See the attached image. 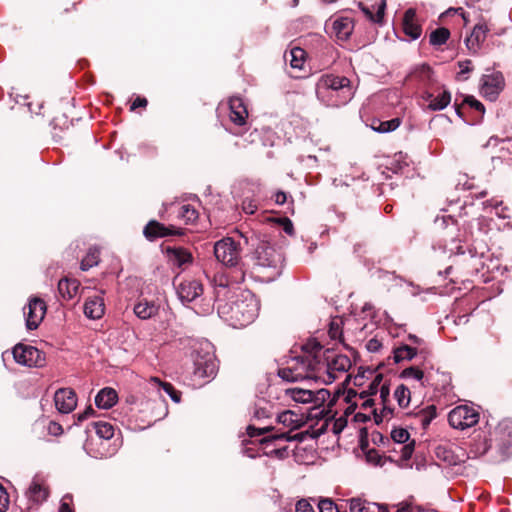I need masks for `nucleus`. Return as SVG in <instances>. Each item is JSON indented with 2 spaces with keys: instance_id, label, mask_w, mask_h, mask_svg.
<instances>
[{
  "instance_id": "f257e3e1",
  "label": "nucleus",
  "mask_w": 512,
  "mask_h": 512,
  "mask_svg": "<svg viewBox=\"0 0 512 512\" xmlns=\"http://www.w3.org/2000/svg\"><path fill=\"white\" fill-rule=\"evenodd\" d=\"M219 315L234 327H246L258 316L259 302L249 290L240 291L231 302L219 303Z\"/></svg>"
},
{
  "instance_id": "f03ea898",
  "label": "nucleus",
  "mask_w": 512,
  "mask_h": 512,
  "mask_svg": "<svg viewBox=\"0 0 512 512\" xmlns=\"http://www.w3.org/2000/svg\"><path fill=\"white\" fill-rule=\"evenodd\" d=\"M352 363L348 356L343 354H335L333 350L326 349L323 352V360L319 364L321 370L317 373L318 380H322L324 384H331L337 378L339 373L347 372Z\"/></svg>"
},
{
  "instance_id": "7ed1b4c3",
  "label": "nucleus",
  "mask_w": 512,
  "mask_h": 512,
  "mask_svg": "<svg viewBox=\"0 0 512 512\" xmlns=\"http://www.w3.org/2000/svg\"><path fill=\"white\" fill-rule=\"evenodd\" d=\"M329 90L335 92L339 97L337 105L347 103L354 95L351 81L345 76L322 75L316 83L317 96L322 97Z\"/></svg>"
},
{
  "instance_id": "20e7f679",
  "label": "nucleus",
  "mask_w": 512,
  "mask_h": 512,
  "mask_svg": "<svg viewBox=\"0 0 512 512\" xmlns=\"http://www.w3.org/2000/svg\"><path fill=\"white\" fill-rule=\"evenodd\" d=\"M296 361L295 366L280 368L278 376L288 382H297L306 378L318 380L317 373L321 370V367H319L321 361L317 360V357L310 360L308 364H306L303 357H298Z\"/></svg>"
},
{
  "instance_id": "39448f33",
  "label": "nucleus",
  "mask_w": 512,
  "mask_h": 512,
  "mask_svg": "<svg viewBox=\"0 0 512 512\" xmlns=\"http://www.w3.org/2000/svg\"><path fill=\"white\" fill-rule=\"evenodd\" d=\"M214 255L216 259L225 266L238 268L241 262L240 243L233 238L226 237L217 241L214 245Z\"/></svg>"
},
{
  "instance_id": "423d86ee",
  "label": "nucleus",
  "mask_w": 512,
  "mask_h": 512,
  "mask_svg": "<svg viewBox=\"0 0 512 512\" xmlns=\"http://www.w3.org/2000/svg\"><path fill=\"white\" fill-rule=\"evenodd\" d=\"M448 422L453 428L464 430L479 422V413L472 407L460 405L449 412Z\"/></svg>"
},
{
  "instance_id": "0eeeda50",
  "label": "nucleus",
  "mask_w": 512,
  "mask_h": 512,
  "mask_svg": "<svg viewBox=\"0 0 512 512\" xmlns=\"http://www.w3.org/2000/svg\"><path fill=\"white\" fill-rule=\"evenodd\" d=\"M13 357L21 365L28 367H42L45 365V354L31 345L18 343L13 348Z\"/></svg>"
},
{
  "instance_id": "6e6552de",
  "label": "nucleus",
  "mask_w": 512,
  "mask_h": 512,
  "mask_svg": "<svg viewBox=\"0 0 512 512\" xmlns=\"http://www.w3.org/2000/svg\"><path fill=\"white\" fill-rule=\"evenodd\" d=\"M255 261L261 267L277 268L282 263L281 253L267 240H261L255 249Z\"/></svg>"
},
{
  "instance_id": "1a4fd4ad",
  "label": "nucleus",
  "mask_w": 512,
  "mask_h": 512,
  "mask_svg": "<svg viewBox=\"0 0 512 512\" xmlns=\"http://www.w3.org/2000/svg\"><path fill=\"white\" fill-rule=\"evenodd\" d=\"M184 233L182 228L173 225L166 226L157 220H150L143 229V235L148 241H155L167 236H182Z\"/></svg>"
},
{
  "instance_id": "9d476101",
  "label": "nucleus",
  "mask_w": 512,
  "mask_h": 512,
  "mask_svg": "<svg viewBox=\"0 0 512 512\" xmlns=\"http://www.w3.org/2000/svg\"><path fill=\"white\" fill-rule=\"evenodd\" d=\"M495 441L501 454L512 455V419L502 420L494 431Z\"/></svg>"
},
{
  "instance_id": "9b49d317",
  "label": "nucleus",
  "mask_w": 512,
  "mask_h": 512,
  "mask_svg": "<svg viewBox=\"0 0 512 512\" xmlns=\"http://www.w3.org/2000/svg\"><path fill=\"white\" fill-rule=\"evenodd\" d=\"M46 303L40 298H32L27 307L24 308L26 315V327L29 330L38 328L46 314Z\"/></svg>"
},
{
  "instance_id": "f8f14e48",
  "label": "nucleus",
  "mask_w": 512,
  "mask_h": 512,
  "mask_svg": "<svg viewBox=\"0 0 512 512\" xmlns=\"http://www.w3.org/2000/svg\"><path fill=\"white\" fill-rule=\"evenodd\" d=\"M163 252L168 262L180 270L186 269L194 260L191 251L182 246H165Z\"/></svg>"
},
{
  "instance_id": "ddd939ff",
  "label": "nucleus",
  "mask_w": 512,
  "mask_h": 512,
  "mask_svg": "<svg viewBox=\"0 0 512 512\" xmlns=\"http://www.w3.org/2000/svg\"><path fill=\"white\" fill-rule=\"evenodd\" d=\"M54 402L57 410L68 414L77 406V396L72 388H60L55 392Z\"/></svg>"
},
{
  "instance_id": "4468645a",
  "label": "nucleus",
  "mask_w": 512,
  "mask_h": 512,
  "mask_svg": "<svg viewBox=\"0 0 512 512\" xmlns=\"http://www.w3.org/2000/svg\"><path fill=\"white\" fill-rule=\"evenodd\" d=\"M203 291L202 283L195 279L184 280L177 287V294L183 303L194 301L203 294Z\"/></svg>"
},
{
  "instance_id": "2eb2a0df",
  "label": "nucleus",
  "mask_w": 512,
  "mask_h": 512,
  "mask_svg": "<svg viewBox=\"0 0 512 512\" xmlns=\"http://www.w3.org/2000/svg\"><path fill=\"white\" fill-rule=\"evenodd\" d=\"M245 279V271L241 266L229 272L220 273L214 277L216 286L217 297L219 296L220 289H226L230 285L242 283Z\"/></svg>"
},
{
  "instance_id": "dca6fc26",
  "label": "nucleus",
  "mask_w": 512,
  "mask_h": 512,
  "mask_svg": "<svg viewBox=\"0 0 512 512\" xmlns=\"http://www.w3.org/2000/svg\"><path fill=\"white\" fill-rule=\"evenodd\" d=\"M481 81L482 93L486 96H489L491 99L496 98V96L504 87V77L501 72H494L489 75H483Z\"/></svg>"
},
{
  "instance_id": "f3484780",
  "label": "nucleus",
  "mask_w": 512,
  "mask_h": 512,
  "mask_svg": "<svg viewBox=\"0 0 512 512\" xmlns=\"http://www.w3.org/2000/svg\"><path fill=\"white\" fill-rule=\"evenodd\" d=\"M403 33L413 40L418 39L422 33V25L420 24L416 10L409 8L405 11L402 19Z\"/></svg>"
},
{
  "instance_id": "a211bd4d",
  "label": "nucleus",
  "mask_w": 512,
  "mask_h": 512,
  "mask_svg": "<svg viewBox=\"0 0 512 512\" xmlns=\"http://www.w3.org/2000/svg\"><path fill=\"white\" fill-rule=\"evenodd\" d=\"M410 438L409 432L404 428H394L391 432V439L401 446V458L402 460H409L415 449V441L405 444Z\"/></svg>"
},
{
  "instance_id": "6ab92c4d",
  "label": "nucleus",
  "mask_w": 512,
  "mask_h": 512,
  "mask_svg": "<svg viewBox=\"0 0 512 512\" xmlns=\"http://www.w3.org/2000/svg\"><path fill=\"white\" fill-rule=\"evenodd\" d=\"M230 120L239 126L246 123L248 112L242 98L233 96L229 99Z\"/></svg>"
},
{
  "instance_id": "aec40b11",
  "label": "nucleus",
  "mask_w": 512,
  "mask_h": 512,
  "mask_svg": "<svg viewBox=\"0 0 512 512\" xmlns=\"http://www.w3.org/2000/svg\"><path fill=\"white\" fill-rule=\"evenodd\" d=\"M488 28L485 24H476L471 34L465 39L466 46L470 52L476 54L481 44L486 39Z\"/></svg>"
},
{
  "instance_id": "412c9836",
  "label": "nucleus",
  "mask_w": 512,
  "mask_h": 512,
  "mask_svg": "<svg viewBox=\"0 0 512 512\" xmlns=\"http://www.w3.org/2000/svg\"><path fill=\"white\" fill-rule=\"evenodd\" d=\"M105 312L104 299L95 295L88 297L84 303V314L90 319H100Z\"/></svg>"
},
{
  "instance_id": "4be33fe9",
  "label": "nucleus",
  "mask_w": 512,
  "mask_h": 512,
  "mask_svg": "<svg viewBox=\"0 0 512 512\" xmlns=\"http://www.w3.org/2000/svg\"><path fill=\"white\" fill-rule=\"evenodd\" d=\"M451 383V376L446 372H439L436 374L430 372L426 373L425 381L422 382V386H432L435 390L445 391Z\"/></svg>"
},
{
  "instance_id": "5701e85b",
  "label": "nucleus",
  "mask_w": 512,
  "mask_h": 512,
  "mask_svg": "<svg viewBox=\"0 0 512 512\" xmlns=\"http://www.w3.org/2000/svg\"><path fill=\"white\" fill-rule=\"evenodd\" d=\"M354 29L353 19L349 17H339L333 22V30L339 40H347Z\"/></svg>"
},
{
  "instance_id": "b1692460",
  "label": "nucleus",
  "mask_w": 512,
  "mask_h": 512,
  "mask_svg": "<svg viewBox=\"0 0 512 512\" xmlns=\"http://www.w3.org/2000/svg\"><path fill=\"white\" fill-rule=\"evenodd\" d=\"M216 370V363L211 355L195 360V374L198 376L210 377L216 373Z\"/></svg>"
},
{
  "instance_id": "393cba45",
  "label": "nucleus",
  "mask_w": 512,
  "mask_h": 512,
  "mask_svg": "<svg viewBox=\"0 0 512 512\" xmlns=\"http://www.w3.org/2000/svg\"><path fill=\"white\" fill-rule=\"evenodd\" d=\"M118 399L117 392L113 388H103L95 397V404L98 408L109 409L116 404Z\"/></svg>"
},
{
  "instance_id": "a878e982",
  "label": "nucleus",
  "mask_w": 512,
  "mask_h": 512,
  "mask_svg": "<svg viewBox=\"0 0 512 512\" xmlns=\"http://www.w3.org/2000/svg\"><path fill=\"white\" fill-rule=\"evenodd\" d=\"M80 282L77 279L63 278L58 282V292L65 300L72 299L78 292Z\"/></svg>"
},
{
  "instance_id": "bb28decb",
  "label": "nucleus",
  "mask_w": 512,
  "mask_h": 512,
  "mask_svg": "<svg viewBox=\"0 0 512 512\" xmlns=\"http://www.w3.org/2000/svg\"><path fill=\"white\" fill-rule=\"evenodd\" d=\"M159 306L153 301L141 300L134 306V313L142 320L150 319L158 314Z\"/></svg>"
},
{
  "instance_id": "cd10ccee",
  "label": "nucleus",
  "mask_w": 512,
  "mask_h": 512,
  "mask_svg": "<svg viewBox=\"0 0 512 512\" xmlns=\"http://www.w3.org/2000/svg\"><path fill=\"white\" fill-rule=\"evenodd\" d=\"M149 383L157 390H163L170 398L175 402L181 401L182 393L175 389V387L169 382H163L157 377H151Z\"/></svg>"
},
{
  "instance_id": "c85d7f7f",
  "label": "nucleus",
  "mask_w": 512,
  "mask_h": 512,
  "mask_svg": "<svg viewBox=\"0 0 512 512\" xmlns=\"http://www.w3.org/2000/svg\"><path fill=\"white\" fill-rule=\"evenodd\" d=\"M433 70L429 65L423 64L409 75V78L422 83L424 86H430L433 84Z\"/></svg>"
},
{
  "instance_id": "c756f323",
  "label": "nucleus",
  "mask_w": 512,
  "mask_h": 512,
  "mask_svg": "<svg viewBox=\"0 0 512 512\" xmlns=\"http://www.w3.org/2000/svg\"><path fill=\"white\" fill-rule=\"evenodd\" d=\"M413 416L419 420L423 429H427L431 421L437 417V408L435 405H429L414 413Z\"/></svg>"
},
{
  "instance_id": "7c9ffc66",
  "label": "nucleus",
  "mask_w": 512,
  "mask_h": 512,
  "mask_svg": "<svg viewBox=\"0 0 512 512\" xmlns=\"http://www.w3.org/2000/svg\"><path fill=\"white\" fill-rule=\"evenodd\" d=\"M401 124L400 118H393L387 121H381L379 119H374L371 123V128L374 131L380 133H386L396 130Z\"/></svg>"
},
{
  "instance_id": "2f4dec72",
  "label": "nucleus",
  "mask_w": 512,
  "mask_h": 512,
  "mask_svg": "<svg viewBox=\"0 0 512 512\" xmlns=\"http://www.w3.org/2000/svg\"><path fill=\"white\" fill-rule=\"evenodd\" d=\"M418 354L417 348L409 345H402L394 348L393 359L395 363H399L403 360H412Z\"/></svg>"
},
{
  "instance_id": "473e14b6",
  "label": "nucleus",
  "mask_w": 512,
  "mask_h": 512,
  "mask_svg": "<svg viewBox=\"0 0 512 512\" xmlns=\"http://www.w3.org/2000/svg\"><path fill=\"white\" fill-rule=\"evenodd\" d=\"M451 101V94L449 91L444 90L437 96H434V99H431V104H427V108L431 111H440L447 107Z\"/></svg>"
},
{
  "instance_id": "72a5a7b5",
  "label": "nucleus",
  "mask_w": 512,
  "mask_h": 512,
  "mask_svg": "<svg viewBox=\"0 0 512 512\" xmlns=\"http://www.w3.org/2000/svg\"><path fill=\"white\" fill-rule=\"evenodd\" d=\"M27 496L33 502L39 503L46 500L48 492L45 488L42 487L41 484L37 482H32L27 491Z\"/></svg>"
},
{
  "instance_id": "f704fd0d",
  "label": "nucleus",
  "mask_w": 512,
  "mask_h": 512,
  "mask_svg": "<svg viewBox=\"0 0 512 512\" xmlns=\"http://www.w3.org/2000/svg\"><path fill=\"white\" fill-rule=\"evenodd\" d=\"M450 37V31L446 27H439L431 32L429 43L432 46H441L447 42Z\"/></svg>"
},
{
  "instance_id": "c9c22d12",
  "label": "nucleus",
  "mask_w": 512,
  "mask_h": 512,
  "mask_svg": "<svg viewBox=\"0 0 512 512\" xmlns=\"http://www.w3.org/2000/svg\"><path fill=\"white\" fill-rule=\"evenodd\" d=\"M96 431V434L103 439L109 440L114 436V427L105 421L92 422L90 424Z\"/></svg>"
},
{
  "instance_id": "e433bc0d",
  "label": "nucleus",
  "mask_w": 512,
  "mask_h": 512,
  "mask_svg": "<svg viewBox=\"0 0 512 512\" xmlns=\"http://www.w3.org/2000/svg\"><path fill=\"white\" fill-rule=\"evenodd\" d=\"M463 104H467L470 108L475 109L480 115H483L484 112H485V107H484V105L480 101L475 99L473 96H466L464 98L462 104H460V105L459 104H455L456 113L460 117H463V113H462Z\"/></svg>"
},
{
  "instance_id": "4c0bfd02",
  "label": "nucleus",
  "mask_w": 512,
  "mask_h": 512,
  "mask_svg": "<svg viewBox=\"0 0 512 512\" xmlns=\"http://www.w3.org/2000/svg\"><path fill=\"white\" fill-rule=\"evenodd\" d=\"M100 260V252L96 248H90L86 256L82 259L80 267L83 271L96 266Z\"/></svg>"
},
{
  "instance_id": "58836bf2",
  "label": "nucleus",
  "mask_w": 512,
  "mask_h": 512,
  "mask_svg": "<svg viewBox=\"0 0 512 512\" xmlns=\"http://www.w3.org/2000/svg\"><path fill=\"white\" fill-rule=\"evenodd\" d=\"M277 421L285 427L291 428V430L297 429L300 426L298 424L297 414L291 410H286L280 413L277 417Z\"/></svg>"
},
{
  "instance_id": "ea45409f",
  "label": "nucleus",
  "mask_w": 512,
  "mask_h": 512,
  "mask_svg": "<svg viewBox=\"0 0 512 512\" xmlns=\"http://www.w3.org/2000/svg\"><path fill=\"white\" fill-rule=\"evenodd\" d=\"M178 217L183 219L186 224H193L199 217L198 211L190 204L181 206Z\"/></svg>"
},
{
  "instance_id": "a19ab883",
  "label": "nucleus",
  "mask_w": 512,
  "mask_h": 512,
  "mask_svg": "<svg viewBox=\"0 0 512 512\" xmlns=\"http://www.w3.org/2000/svg\"><path fill=\"white\" fill-rule=\"evenodd\" d=\"M289 62L292 68H299L301 69L304 62H305V56L306 52L304 49L300 47H294L289 52Z\"/></svg>"
},
{
  "instance_id": "79ce46f5",
  "label": "nucleus",
  "mask_w": 512,
  "mask_h": 512,
  "mask_svg": "<svg viewBox=\"0 0 512 512\" xmlns=\"http://www.w3.org/2000/svg\"><path fill=\"white\" fill-rule=\"evenodd\" d=\"M303 349L308 354V356L303 357L306 364H308L310 360H314V357H317V360H323V356L321 357L320 355H318V353L322 350V346L319 342H309L306 345H304Z\"/></svg>"
},
{
  "instance_id": "37998d69",
  "label": "nucleus",
  "mask_w": 512,
  "mask_h": 512,
  "mask_svg": "<svg viewBox=\"0 0 512 512\" xmlns=\"http://www.w3.org/2000/svg\"><path fill=\"white\" fill-rule=\"evenodd\" d=\"M394 397L400 407H407L410 402V390L404 384L399 385L395 392Z\"/></svg>"
},
{
  "instance_id": "c03bdc74",
  "label": "nucleus",
  "mask_w": 512,
  "mask_h": 512,
  "mask_svg": "<svg viewBox=\"0 0 512 512\" xmlns=\"http://www.w3.org/2000/svg\"><path fill=\"white\" fill-rule=\"evenodd\" d=\"M400 377L401 378L413 377L414 379L421 381V383H422L423 381H425L426 373L416 366H410L401 371Z\"/></svg>"
},
{
  "instance_id": "a18cd8bd",
  "label": "nucleus",
  "mask_w": 512,
  "mask_h": 512,
  "mask_svg": "<svg viewBox=\"0 0 512 512\" xmlns=\"http://www.w3.org/2000/svg\"><path fill=\"white\" fill-rule=\"evenodd\" d=\"M442 236L446 241L447 240H449L451 242L460 241V239H459L460 229L458 226V221L456 220L455 222H450V226L448 227L447 230H444L442 232Z\"/></svg>"
},
{
  "instance_id": "49530a36",
  "label": "nucleus",
  "mask_w": 512,
  "mask_h": 512,
  "mask_svg": "<svg viewBox=\"0 0 512 512\" xmlns=\"http://www.w3.org/2000/svg\"><path fill=\"white\" fill-rule=\"evenodd\" d=\"M291 397L296 402L308 403L311 402L313 399V392L310 390L292 389Z\"/></svg>"
},
{
  "instance_id": "de8ad7c7",
  "label": "nucleus",
  "mask_w": 512,
  "mask_h": 512,
  "mask_svg": "<svg viewBox=\"0 0 512 512\" xmlns=\"http://www.w3.org/2000/svg\"><path fill=\"white\" fill-rule=\"evenodd\" d=\"M320 512H346L342 511V507L333 502L330 498H323L318 503Z\"/></svg>"
},
{
  "instance_id": "09e8293b",
  "label": "nucleus",
  "mask_w": 512,
  "mask_h": 512,
  "mask_svg": "<svg viewBox=\"0 0 512 512\" xmlns=\"http://www.w3.org/2000/svg\"><path fill=\"white\" fill-rule=\"evenodd\" d=\"M328 334L331 339L342 341V320L334 319L329 324Z\"/></svg>"
},
{
  "instance_id": "8fccbe9b",
  "label": "nucleus",
  "mask_w": 512,
  "mask_h": 512,
  "mask_svg": "<svg viewBox=\"0 0 512 512\" xmlns=\"http://www.w3.org/2000/svg\"><path fill=\"white\" fill-rule=\"evenodd\" d=\"M370 504L360 498L350 499V512H371Z\"/></svg>"
},
{
  "instance_id": "3c124183",
  "label": "nucleus",
  "mask_w": 512,
  "mask_h": 512,
  "mask_svg": "<svg viewBox=\"0 0 512 512\" xmlns=\"http://www.w3.org/2000/svg\"><path fill=\"white\" fill-rule=\"evenodd\" d=\"M366 460L367 462L378 466H383L385 463L383 456L380 455L376 449H369L366 451Z\"/></svg>"
},
{
  "instance_id": "603ef678",
  "label": "nucleus",
  "mask_w": 512,
  "mask_h": 512,
  "mask_svg": "<svg viewBox=\"0 0 512 512\" xmlns=\"http://www.w3.org/2000/svg\"><path fill=\"white\" fill-rule=\"evenodd\" d=\"M455 221H456V219L450 215H447V216L444 215L442 217H437L435 219V228L439 232H443L444 230L448 229V227L450 226V222H455Z\"/></svg>"
},
{
  "instance_id": "864d4df0",
  "label": "nucleus",
  "mask_w": 512,
  "mask_h": 512,
  "mask_svg": "<svg viewBox=\"0 0 512 512\" xmlns=\"http://www.w3.org/2000/svg\"><path fill=\"white\" fill-rule=\"evenodd\" d=\"M297 438H298L297 435L290 436L289 432H281V433L271 434V435L265 437L261 442L266 443V442H274V441H277V440L291 441V440H294V439H297Z\"/></svg>"
},
{
  "instance_id": "5fc2aeb1",
  "label": "nucleus",
  "mask_w": 512,
  "mask_h": 512,
  "mask_svg": "<svg viewBox=\"0 0 512 512\" xmlns=\"http://www.w3.org/2000/svg\"><path fill=\"white\" fill-rule=\"evenodd\" d=\"M268 221L281 225L283 227V230L289 235H291L294 231L293 223L287 217H285V218H268Z\"/></svg>"
},
{
  "instance_id": "6e6d98bb",
  "label": "nucleus",
  "mask_w": 512,
  "mask_h": 512,
  "mask_svg": "<svg viewBox=\"0 0 512 512\" xmlns=\"http://www.w3.org/2000/svg\"><path fill=\"white\" fill-rule=\"evenodd\" d=\"M273 429L274 428L271 426L265 428H256L255 426L249 425L247 427V434L249 437L253 438L271 432Z\"/></svg>"
},
{
  "instance_id": "4d7b16f0",
  "label": "nucleus",
  "mask_w": 512,
  "mask_h": 512,
  "mask_svg": "<svg viewBox=\"0 0 512 512\" xmlns=\"http://www.w3.org/2000/svg\"><path fill=\"white\" fill-rule=\"evenodd\" d=\"M9 505V495L5 488L0 484V512H6Z\"/></svg>"
},
{
  "instance_id": "13d9d810",
  "label": "nucleus",
  "mask_w": 512,
  "mask_h": 512,
  "mask_svg": "<svg viewBox=\"0 0 512 512\" xmlns=\"http://www.w3.org/2000/svg\"><path fill=\"white\" fill-rule=\"evenodd\" d=\"M257 208L256 202L252 199H245L242 203V209L246 214H254Z\"/></svg>"
},
{
  "instance_id": "bf43d9fd",
  "label": "nucleus",
  "mask_w": 512,
  "mask_h": 512,
  "mask_svg": "<svg viewBox=\"0 0 512 512\" xmlns=\"http://www.w3.org/2000/svg\"><path fill=\"white\" fill-rule=\"evenodd\" d=\"M382 379H383V375L382 374L376 375L375 378L373 379V381L370 383L368 389H367V394L375 395L377 393V391H378L379 385L382 382Z\"/></svg>"
},
{
  "instance_id": "052dcab7",
  "label": "nucleus",
  "mask_w": 512,
  "mask_h": 512,
  "mask_svg": "<svg viewBox=\"0 0 512 512\" xmlns=\"http://www.w3.org/2000/svg\"><path fill=\"white\" fill-rule=\"evenodd\" d=\"M471 64H472V61L469 60V59H466V60H463V61H459L458 62V66L460 68V72L458 73V76H457V79H461V75L463 74H466V73H469L472 71V67H471Z\"/></svg>"
},
{
  "instance_id": "680f3d73",
  "label": "nucleus",
  "mask_w": 512,
  "mask_h": 512,
  "mask_svg": "<svg viewBox=\"0 0 512 512\" xmlns=\"http://www.w3.org/2000/svg\"><path fill=\"white\" fill-rule=\"evenodd\" d=\"M347 425V419L344 418V417H340L338 419H336L333 423V426H332V431L334 434H340L343 429L346 427Z\"/></svg>"
},
{
  "instance_id": "e2e57ef3",
  "label": "nucleus",
  "mask_w": 512,
  "mask_h": 512,
  "mask_svg": "<svg viewBox=\"0 0 512 512\" xmlns=\"http://www.w3.org/2000/svg\"><path fill=\"white\" fill-rule=\"evenodd\" d=\"M295 512H315L312 505L305 499H301L296 504Z\"/></svg>"
},
{
  "instance_id": "0e129e2a",
  "label": "nucleus",
  "mask_w": 512,
  "mask_h": 512,
  "mask_svg": "<svg viewBox=\"0 0 512 512\" xmlns=\"http://www.w3.org/2000/svg\"><path fill=\"white\" fill-rule=\"evenodd\" d=\"M253 416L256 419L268 418L270 417V411L266 407H260L256 405Z\"/></svg>"
},
{
  "instance_id": "69168bd1",
  "label": "nucleus",
  "mask_w": 512,
  "mask_h": 512,
  "mask_svg": "<svg viewBox=\"0 0 512 512\" xmlns=\"http://www.w3.org/2000/svg\"><path fill=\"white\" fill-rule=\"evenodd\" d=\"M48 433L53 436H59L63 433V428L59 423L51 421L48 425Z\"/></svg>"
},
{
  "instance_id": "338daca9",
  "label": "nucleus",
  "mask_w": 512,
  "mask_h": 512,
  "mask_svg": "<svg viewBox=\"0 0 512 512\" xmlns=\"http://www.w3.org/2000/svg\"><path fill=\"white\" fill-rule=\"evenodd\" d=\"M148 104V101L146 98L144 97H136L135 100L132 102L131 104V107H130V110L131 111H134L135 109L141 107V108H145Z\"/></svg>"
},
{
  "instance_id": "774afa93",
  "label": "nucleus",
  "mask_w": 512,
  "mask_h": 512,
  "mask_svg": "<svg viewBox=\"0 0 512 512\" xmlns=\"http://www.w3.org/2000/svg\"><path fill=\"white\" fill-rule=\"evenodd\" d=\"M500 151L512 155V138L501 141Z\"/></svg>"
}]
</instances>
